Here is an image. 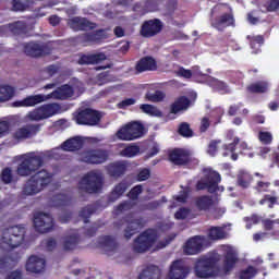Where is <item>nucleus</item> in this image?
<instances>
[{"instance_id":"1","label":"nucleus","mask_w":279,"mask_h":279,"mask_svg":"<svg viewBox=\"0 0 279 279\" xmlns=\"http://www.w3.org/2000/svg\"><path fill=\"white\" fill-rule=\"evenodd\" d=\"M70 97H73V87L69 85H63L48 95L38 94L28 96L23 100L13 102V106L15 108H29L38 106V104L49 101V99H59L61 101H64V99H69Z\"/></svg>"},{"instance_id":"2","label":"nucleus","mask_w":279,"mask_h":279,"mask_svg":"<svg viewBox=\"0 0 279 279\" xmlns=\"http://www.w3.org/2000/svg\"><path fill=\"white\" fill-rule=\"evenodd\" d=\"M53 175L47 170H40L32 175L23 187L24 195H38L41 191H45L49 184H51Z\"/></svg>"},{"instance_id":"3","label":"nucleus","mask_w":279,"mask_h":279,"mask_svg":"<svg viewBox=\"0 0 279 279\" xmlns=\"http://www.w3.org/2000/svg\"><path fill=\"white\" fill-rule=\"evenodd\" d=\"M25 227L13 226L2 231L0 245L3 250H14L25 241Z\"/></svg>"},{"instance_id":"4","label":"nucleus","mask_w":279,"mask_h":279,"mask_svg":"<svg viewBox=\"0 0 279 279\" xmlns=\"http://www.w3.org/2000/svg\"><path fill=\"white\" fill-rule=\"evenodd\" d=\"M102 186L104 174L97 170L87 172L78 182V191H81V193H99Z\"/></svg>"},{"instance_id":"5","label":"nucleus","mask_w":279,"mask_h":279,"mask_svg":"<svg viewBox=\"0 0 279 279\" xmlns=\"http://www.w3.org/2000/svg\"><path fill=\"white\" fill-rule=\"evenodd\" d=\"M43 165H45L43 156L36 155V153L22 155V161L17 167V175H22L24 178L32 175V173H36Z\"/></svg>"},{"instance_id":"6","label":"nucleus","mask_w":279,"mask_h":279,"mask_svg":"<svg viewBox=\"0 0 279 279\" xmlns=\"http://www.w3.org/2000/svg\"><path fill=\"white\" fill-rule=\"evenodd\" d=\"M219 182H221L219 172L207 168L204 169V178L198 181L196 189L197 191L207 190L208 193H217L219 191Z\"/></svg>"},{"instance_id":"7","label":"nucleus","mask_w":279,"mask_h":279,"mask_svg":"<svg viewBox=\"0 0 279 279\" xmlns=\"http://www.w3.org/2000/svg\"><path fill=\"white\" fill-rule=\"evenodd\" d=\"M59 112H62V108L59 104H46L29 111L26 119H28V121H45V119H50V117H54V114H59Z\"/></svg>"},{"instance_id":"8","label":"nucleus","mask_w":279,"mask_h":279,"mask_svg":"<svg viewBox=\"0 0 279 279\" xmlns=\"http://www.w3.org/2000/svg\"><path fill=\"white\" fill-rule=\"evenodd\" d=\"M158 241V232L154 229H148L141 233L133 243L134 252L137 254H143L147 252L150 247H154L155 243Z\"/></svg>"},{"instance_id":"9","label":"nucleus","mask_w":279,"mask_h":279,"mask_svg":"<svg viewBox=\"0 0 279 279\" xmlns=\"http://www.w3.org/2000/svg\"><path fill=\"white\" fill-rule=\"evenodd\" d=\"M158 241V232L154 229H148L141 233L133 243L134 252L137 254H143L147 252L150 247H154L155 243Z\"/></svg>"},{"instance_id":"10","label":"nucleus","mask_w":279,"mask_h":279,"mask_svg":"<svg viewBox=\"0 0 279 279\" xmlns=\"http://www.w3.org/2000/svg\"><path fill=\"white\" fill-rule=\"evenodd\" d=\"M144 128L143 124L138 122H131L120 129L116 136L120 141H136V138H141L144 134Z\"/></svg>"},{"instance_id":"11","label":"nucleus","mask_w":279,"mask_h":279,"mask_svg":"<svg viewBox=\"0 0 279 279\" xmlns=\"http://www.w3.org/2000/svg\"><path fill=\"white\" fill-rule=\"evenodd\" d=\"M145 228V219L141 216L131 214L126 217V228L124 229V239L130 241L138 230Z\"/></svg>"},{"instance_id":"12","label":"nucleus","mask_w":279,"mask_h":279,"mask_svg":"<svg viewBox=\"0 0 279 279\" xmlns=\"http://www.w3.org/2000/svg\"><path fill=\"white\" fill-rule=\"evenodd\" d=\"M215 257L203 256L197 259L195 265V274L198 278H208L213 274V267H215Z\"/></svg>"},{"instance_id":"13","label":"nucleus","mask_w":279,"mask_h":279,"mask_svg":"<svg viewBox=\"0 0 279 279\" xmlns=\"http://www.w3.org/2000/svg\"><path fill=\"white\" fill-rule=\"evenodd\" d=\"M162 32V22L158 19L145 21L140 29V35L143 38H154Z\"/></svg>"},{"instance_id":"14","label":"nucleus","mask_w":279,"mask_h":279,"mask_svg":"<svg viewBox=\"0 0 279 279\" xmlns=\"http://www.w3.org/2000/svg\"><path fill=\"white\" fill-rule=\"evenodd\" d=\"M108 160V153L101 149L87 150L81 154L80 161L87 165H101Z\"/></svg>"},{"instance_id":"15","label":"nucleus","mask_w":279,"mask_h":279,"mask_svg":"<svg viewBox=\"0 0 279 279\" xmlns=\"http://www.w3.org/2000/svg\"><path fill=\"white\" fill-rule=\"evenodd\" d=\"M204 245H206V238L195 235L185 242V244L183 245V253L186 256H194L195 254H199V252L204 250Z\"/></svg>"},{"instance_id":"16","label":"nucleus","mask_w":279,"mask_h":279,"mask_svg":"<svg viewBox=\"0 0 279 279\" xmlns=\"http://www.w3.org/2000/svg\"><path fill=\"white\" fill-rule=\"evenodd\" d=\"M75 121L78 125H97L101 121V114L96 110L85 109L75 116Z\"/></svg>"},{"instance_id":"17","label":"nucleus","mask_w":279,"mask_h":279,"mask_svg":"<svg viewBox=\"0 0 279 279\" xmlns=\"http://www.w3.org/2000/svg\"><path fill=\"white\" fill-rule=\"evenodd\" d=\"M34 226L37 232L45 234L47 232H51L53 228V217L49 214L38 213L34 217Z\"/></svg>"},{"instance_id":"18","label":"nucleus","mask_w":279,"mask_h":279,"mask_svg":"<svg viewBox=\"0 0 279 279\" xmlns=\"http://www.w3.org/2000/svg\"><path fill=\"white\" fill-rule=\"evenodd\" d=\"M68 25L71 29L74 32H84L86 29H96L97 25L90 21H88L86 17H72L68 20Z\"/></svg>"},{"instance_id":"19","label":"nucleus","mask_w":279,"mask_h":279,"mask_svg":"<svg viewBox=\"0 0 279 279\" xmlns=\"http://www.w3.org/2000/svg\"><path fill=\"white\" fill-rule=\"evenodd\" d=\"M80 233L77 230H70L62 238V247L65 252H72V250H76L77 245H80Z\"/></svg>"},{"instance_id":"20","label":"nucleus","mask_w":279,"mask_h":279,"mask_svg":"<svg viewBox=\"0 0 279 279\" xmlns=\"http://www.w3.org/2000/svg\"><path fill=\"white\" fill-rule=\"evenodd\" d=\"M128 167L126 161H114L107 166V173L110 178L119 180V178H123L124 173H128Z\"/></svg>"},{"instance_id":"21","label":"nucleus","mask_w":279,"mask_h":279,"mask_svg":"<svg viewBox=\"0 0 279 279\" xmlns=\"http://www.w3.org/2000/svg\"><path fill=\"white\" fill-rule=\"evenodd\" d=\"M189 276V268L183 260H175L171 264L168 277L170 279H184Z\"/></svg>"},{"instance_id":"22","label":"nucleus","mask_w":279,"mask_h":279,"mask_svg":"<svg viewBox=\"0 0 279 279\" xmlns=\"http://www.w3.org/2000/svg\"><path fill=\"white\" fill-rule=\"evenodd\" d=\"M24 52L31 58H40V56H47L49 49L45 45L28 43L24 45Z\"/></svg>"},{"instance_id":"23","label":"nucleus","mask_w":279,"mask_h":279,"mask_svg":"<svg viewBox=\"0 0 279 279\" xmlns=\"http://www.w3.org/2000/svg\"><path fill=\"white\" fill-rule=\"evenodd\" d=\"M130 186H132V183L128 180H122L116 184L109 194V202H117V199H121Z\"/></svg>"},{"instance_id":"24","label":"nucleus","mask_w":279,"mask_h":279,"mask_svg":"<svg viewBox=\"0 0 279 279\" xmlns=\"http://www.w3.org/2000/svg\"><path fill=\"white\" fill-rule=\"evenodd\" d=\"M45 269V258L32 255L26 263V270L31 274H40Z\"/></svg>"},{"instance_id":"25","label":"nucleus","mask_w":279,"mask_h":279,"mask_svg":"<svg viewBox=\"0 0 279 279\" xmlns=\"http://www.w3.org/2000/svg\"><path fill=\"white\" fill-rule=\"evenodd\" d=\"M40 132V124H29L22 129H19L15 132V138L17 141H21L23 138H29L31 136H35V134H38Z\"/></svg>"},{"instance_id":"26","label":"nucleus","mask_w":279,"mask_h":279,"mask_svg":"<svg viewBox=\"0 0 279 279\" xmlns=\"http://www.w3.org/2000/svg\"><path fill=\"white\" fill-rule=\"evenodd\" d=\"M223 250L226 251V259H225V271L226 274H228V271H230L234 265H236V251H234V248L232 246H223Z\"/></svg>"},{"instance_id":"27","label":"nucleus","mask_w":279,"mask_h":279,"mask_svg":"<svg viewBox=\"0 0 279 279\" xmlns=\"http://www.w3.org/2000/svg\"><path fill=\"white\" fill-rule=\"evenodd\" d=\"M156 60L151 57L142 58L136 64V71L143 73L144 71H156Z\"/></svg>"},{"instance_id":"28","label":"nucleus","mask_w":279,"mask_h":279,"mask_svg":"<svg viewBox=\"0 0 279 279\" xmlns=\"http://www.w3.org/2000/svg\"><path fill=\"white\" fill-rule=\"evenodd\" d=\"M169 158L174 165H186L189 162V153L183 149H174L170 153Z\"/></svg>"},{"instance_id":"29","label":"nucleus","mask_w":279,"mask_h":279,"mask_svg":"<svg viewBox=\"0 0 279 279\" xmlns=\"http://www.w3.org/2000/svg\"><path fill=\"white\" fill-rule=\"evenodd\" d=\"M104 60H106V54L104 52L84 54L80 58L78 64H99V62H104Z\"/></svg>"},{"instance_id":"30","label":"nucleus","mask_w":279,"mask_h":279,"mask_svg":"<svg viewBox=\"0 0 279 279\" xmlns=\"http://www.w3.org/2000/svg\"><path fill=\"white\" fill-rule=\"evenodd\" d=\"M213 27L216 29H226V27H230V25H234V17L231 14H223L218 17L215 22L211 23Z\"/></svg>"},{"instance_id":"31","label":"nucleus","mask_w":279,"mask_h":279,"mask_svg":"<svg viewBox=\"0 0 279 279\" xmlns=\"http://www.w3.org/2000/svg\"><path fill=\"white\" fill-rule=\"evenodd\" d=\"M84 141L82 140V137L76 136L65 141L62 144V149H64V151H75L77 149H82Z\"/></svg>"},{"instance_id":"32","label":"nucleus","mask_w":279,"mask_h":279,"mask_svg":"<svg viewBox=\"0 0 279 279\" xmlns=\"http://www.w3.org/2000/svg\"><path fill=\"white\" fill-rule=\"evenodd\" d=\"M190 104H191V101L189 100V98H186L184 96L180 97L171 106L172 114H178V112H182V110H186L189 108Z\"/></svg>"},{"instance_id":"33","label":"nucleus","mask_w":279,"mask_h":279,"mask_svg":"<svg viewBox=\"0 0 279 279\" xmlns=\"http://www.w3.org/2000/svg\"><path fill=\"white\" fill-rule=\"evenodd\" d=\"M106 38H108V35L105 29H98L85 35L86 43H101V40H106Z\"/></svg>"},{"instance_id":"34","label":"nucleus","mask_w":279,"mask_h":279,"mask_svg":"<svg viewBox=\"0 0 279 279\" xmlns=\"http://www.w3.org/2000/svg\"><path fill=\"white\" fill-rule=\"evenodd\" d=\"M140 153L141 148L137 145H130L120 151V156H123L124 158H134V156H138Z\"/></svg>"},{"instance_id":"35","label":"nucleus","mask_w":279,"mask_h":279,"mask_svg":"<svg viewBox=\"0 0 279 279\" xmlns=\"http://www.w3.org/2000/svg\"><path fill=\"white\" fill-rule=\"evenodd\" d=\"M140 109L150 117H162V111L153 105H141Z\"/></svg>"},{"instance_id":"36","label":"nucleus","mask_w":279,"mask_h":279,"mask_svg":"<svg viewBox=\"0 0 279 279\" xmlns=\"http://www.w3.org/2000/svg\"><path fill=\"white\" fill-rule=\"evenodd\" d=\"M196 206L199 210H208L213 206V198L210 196H201L196 199Z\"/></svg>"},{"instance_id":"37","label":"nucleus","mask_w":279,"mask_h":279,"mask_svg":"<svg viewBox=\"0 0 279 279\" xmlns=\"http://www.w3.org/2000/svg\"><path fill=\"white\" fill-rule=\"evenodd\" d=\"M208 236L213 241H219V239H226V232L221 227H214L209 230Z\"/></svg>"},{"instance_id":"38","label":"nucleus","mask_w":279,"mask_h":279,"mask_svg":"<svg viewBox=\"0 0 279 279\" xmlns=\"http://www.w3.org/2000/svg\"><path fill=\"white\" fill-rule=\"evenodd\" d=\"M14 96V88L12 86L0 87V101H8Z\"/></svg>"},{"instance_id":"39","label":"nucleus","mask_w":279,"mask_h":279,"mask_svg":"<svg viewBox=\"0 0 279 279\" xmlns=\"http://www.w3.org/2000/svg\"><path fill=\"white\" fill-rule=\"evenodd\" d=\"M165 97H167V95L165 94V92L161 90L146 94V99H148V101H151L153 104L163 101Z\"/></svg>"},{"instance_id":"40","label":"nucleus","mask_w":279,"mask_h":279,"mask_svg":"<svg viewBox=\"0 0 279 279\" xmlns=\"http://www.w3.org/2000/svg\"><path fill=\"white\" fill-rule=\"evenodd\" d=\"M250 182H252V177L247 172H240L238 175L239 186H242V189H247V186H250Z\"/></svg>"},{"instance_id":"41","label":"nucleus","mask_w":279,"mask_h":279,"mask_svg":"<svg viewBox=\"0 0 279 279\" xmlns=\"http://www.w3.org/2000/svg\"><path fill=\"white\" fill-rule=\"evenodd\" d=\"M104 245L107 252H114L117 247H119V244H117V240H114V238L110 235L105 236Z\"/></svg>"},{"instance_id":"42","label":"nucleus","mask_w":279,"mask_h":279,"mask_svg":"<svg viewBox=\"0 0 279 279\" xmlns=\"http://www.w3.org/2000/svg\"><path fill=\"white\" fill-rule=\"evenodd\" d=\"M10 29L13 34H25L27 31V25L25 22H15L10 25Z\"/></svg>"},{"instance_id":"43","label":"nucleus","mask_w":279,"mask_h":279,"mask_svg":"<svg viewBox=\"0 0 279 279\" xmlns=\"http://www.w3.org/2000/svg\"><path fill=\"white\" fill-rule=\"evenodd\" d=\"M247 90H250V93H267V83L266 82L255 83L253 85H250L247 87Z\"/></svg>"},{"instance_id":"44","label":"nucleus","mask_w":279,"mask_h":279,"mask_svg":"<svg viewBox=\"0 0 279 279\" xmlns=\"http://www.w3.org/2000/svg\"><path fill=\"white\" fill-rule=\"evenodd\" d=\"M179 134L185 138H191V136H193V130H191L189 123L183 122L179 126Z\"/></svg>"},{"instance_id":"45","label":"nucleus","mask_w":279,"mask_h":279,"mask_svg":"<svg viewBox=\"0 0 279 279\" xmlns=\"http://www.w3.org/2000/svg\"><path fill=\"white\" fill-rule=\"evenodd\" d=\"M206 82L209 86L216 88V90H223L226 88V84L217 78L208 76Z\"/></svg>"},{"instance_id":"46","label":"nucleus","mask_w":279,"mask_h":279,"mask_svg":"<svg viewBox=\"0 0 279 279\" xmlns=\"http://www.w3.org/2000/svg\"><path fill=\"white\" fill-rule=\"evenodd\" d=\"M95 213L94 206H86L80 211V217L84 219L85 223H88V218Z\"/></svg>"},{"instance_id":"47","label":"nucleus","mask_w":279,"mask_h":279,"mask_svg":"<svg viewBox=\"0 0 279 279\" xmlns=\"http://www.w3.org/2000/svg\"><path fill=\"white\" fill-rule=\"evenodd\" d=\"M53 206H66L69 204V196L59 194L53 197Z\"/></svg>"},{"instance_id":"48","label":"nucleus","mask_w":279,"mask_h":279,"mask_svg":"<svg viewBox=\"0 0 279 279\" xmlns=\"http://www.w3.org/2000/svg\"><path fill=\"white\" fill-rule=\"evenodd\" d=\"M132 202H124L117 206L116 215H121L123 213H128V210H132Z\"/></svg>"},{"instance_id":"49","label":"nucleus","mask_w":279,"mask_h":279,"mask_svg":"<svg viewBox=\"0 0 279 279\" xmlns=\"http://www.w3.org/2000/svg\"><path fill=\"white\" fill-rule=\"evenodd\" d=\"M0 178L4 184H10L12 182V169L4 168L1 172Z\"/></svg>"},{"instance_id":"50","label":"nucleus","mask_w":279,"mask_h":279,"mask_svg":"<svg viewBox=\"0 0 279 279\" xmlns=\"http://www.w3.org/2000/svg\"><path fill=\"white\" fill-rule=\"evenodd\" d=\"M258 140L264 145H269L271 143V141L274 140V137L271 136V133L260 131L258 134Z\"/></svg>"},{"instance_id":"51","label":"nucleus","mask_w":279,"mask_h":279,"mask_svg":"<svg viewBox=\"0 0 279 279\" xmlns=\"http://www.w3.org/2000/svg\"><path fill=\"white\" fill-rule=\"evenodd\" d=\"M143 193V185H136L129 192L130 199H138V196Z\"/></svg>"},{"instance_id":"52","label":"nucleus","mask_w":279,"mask_h":279,"mask_svg":"<svg viewBox=\"0 0 279 279\" xmlns=\"http://www.w3.org/2000/svg\"><path fill=\"white\" fill-rule=\"evenodd\" d=\"M27 3L25 0H13V10L15 12H23V10H27Z\"/></svg>"},{"instance_id":"53","label":"nucleus","mask_w":279,"mask_h":279,"mask_svg":"<svg viewBox=\"0 0 279 279\" xmlns=\"http://www.w3.org/2000/svg\"><path fill=\"white\" fill-rule=\"evenodd\" d=\"M263 227L265 230H274V225L277 223L279 226V219L271 220L269 218L263 219L262 220Z\"/></svg>"},{"instance_id":"54","label":"nucleus","mask_w":279,"mask_h":279,"mask_svg":"<svg viewBox=\"0 0 279 279\" xmlns=\"http://www.w3.org/2000/svg\"><path fill=\"white\" fill-rule=\"evenodd\" d=\"M256 276V269L254 267H248V269L241 272V279H252Z\"/></svg>"},{"instance_id":"55","label":"nucleus","mask_w":279,"mask_h":279,"mask_svg":"<svg viewBox=\"0 0 279 279\" xmlns=\"http://www.w3.org/2000/svg\"><path fill=\"white\" fill-rule=\"evenodd\" d=\"M149 175H151V172L149 169L145 168L137 174V180L138 182H145V180H149Z\"/></svg>"},{"instance_id":"56","label":"nucleus","mask_w":279,"mask_h":279,"mask_svg":"<svg viewBox=\"0 0 279 279\" xmlns=\"http://www.w3.org/2000/svg\"><path fill=\"white\" fill-rule=\"evenodd\" d=\"M177 75H179V77H184L185 80H191V77H193V72H191V70L180 68L177 71Z\"/></svg>"},{"instance_id":"57","label":"nucleus","mask_w":279,"mask_h":279,"mask_svg":"<svg viewBox=\"0 0 279 279\" xmlns=\"http://www.w3.org/2000/svg\"><path fill=\"white\" fill-rule=\"evenodd\" d=\"M191 215V210L187 208H180L175 214V219H186Z\"/></svg>"},{"instance_id":"58","label":"nucleus","mask_w":279,"mask_h":279,"mask_svg":"<svg viewBox=\"0 0 279 279\" xmlns=\"http://www.w3.org/2000/svg\"><path fill=\"white\" fill-rule=\"evenodd\" d=\"M10 130V124L7 121L0 122V138L1 136H5Z\"/></svg>"},{"instance_id":"59","label":"nucleus","mask_w":279,"mask_h":279,"mask_svg":"<svg viewBox=\"0 0 279 279\" xmlns=\"http://www.w3.org/2000/svg\"><path fill=\"white\" fill-rule=\"evenodd\" d=\"M134 104H136L134 98H128L119 104V108H128V106H134Z\"/></svg>"},{"instance_id":"60","label":"nucleus","mask_w":279,"mask_h":279,"mask_svg":"<svg viewBox=\"0 0 279 279\" xmlns=\"http://www.w3.org/2000/svg\"><path fill=\"white\" fill-rule=\"evenodd\" d=\"M210 128V121L208 118H203L201 121V132H206Z\"/></svg>"},{"instance_id":"61","label":"nucleus","mask_w":279,"mask_h":279,"mask_svg":"<svg viewBox=\"0 0 279 279\" xmlns=\"http://www.w3.org/2000/svg\"><path fill=\"white\" fill-rule=\"evenodd\" d=\"M22 278H23V274L20 270H14L11 274H9L5 279H22Z\"/></svg>"},{"instance_id":"62","label":"nucleus","mask_w":279,"mask_h":279,"mask_svg":"<svg viewBox=\"0 0 279 279\" xmlns=\"http://www.w3.org/2000/svg\"><path fill=\"white\" fill-rule=\"evenodd\" d=\"M267 189H269V183H268V182H262V181H259V182L257 183L256 190L258 191V193H263V191H267Z\"/></svg>"},{"instance_id":"63","label":"nucleus","mask_w":279,"mask_h":279,"mask_svg":"<svg viewBox=\"0 0 279 279\" xmlns=\"http://www.w3.org/2000/svg\"><path fill=\"white\" fill-rule=\"evenodd\" d=\"M246 221L248 222L246 225V228H252V223H258V221H260V219L258 218V216H252L251 218H246Z\"/></svg>"},{"instance_id":"64","label":"nucleus","mask_w":279,"mask_h":279,"mask_svg":"<svg viewBox=\"0 0 279 279\" xmlns=\"http://www.w3.org/2000/svg\"><path fill=\"white\" fill-rule=\"evenodd\" d=\"M279 8V0H270V4L268 7L269 12H275Z\"/></svg>"}]
</instances>
